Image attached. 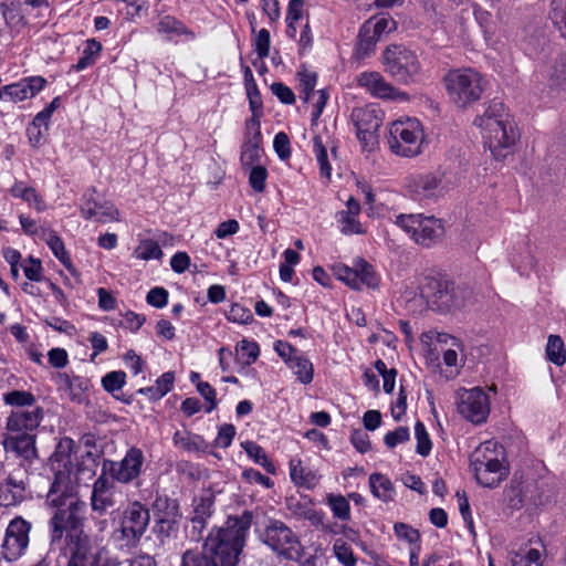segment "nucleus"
<instances>
[{
  "instance_id": "9",
  "label": "nucleus",
  "mask_w": 566,
  "mask_h": 566,
  "mask_svg": "<svg viewBox=\"0 0 566 566\" xmlns=\"http://www.w3.org/2000/svg\"><path fill=\"white\" fill-rule=\"evenodd\" d=\"M396 223L409 233L416 243L426 248L433 245L444 234L442 221L433 216L399 214Z\"/></svg>"
},
{
  "instance_id": "46",
  "label": "nucleus",
  "mask_w": 566,
  "mask_h": 566,
  "mask_svg": "<svg viewBox=\"0 0 566 566\" xmlns=\"http://www.w3.org/2000/svg\"><path fill=\"white\" fill-rule=\"evenodd\" d=\"M411 191L418 198H432L438 189V179H412Z\"/></svg>"
},
{
  "instance_id": "2",
  "label": "nucleus",
  "mask_w": 566,
  "mask_h": 566,
  "mask_svg": "<svg viewBox=\"0 0 566 566\" xmlns=\"http://www.w3.org/2000/svg\"><path fill=\"white\" fill-rule=\"evenodd\" d=\"M46 504L55 507L49 521L51 545L61 543L66 534L85 533L83 530L86 504L63 486L59 478L52 483L46 495Z\"/></svg>"
},
{
  "instance_id": "59",
  "label": "nucleus",
  "mask_w": 566,
  "mask_h": 566,
  "mask_svg": "<svg viewBox=\"0 0 566 566\" xmlns=\"http://www.w3.org/2000/svg\"><path fill=\"white\" fill-rule=\"evenodd\" d=\"M273 147L275 153L281 159H286L291 155V148H290V138L289 136L280 132L275 135L273 140Z\"/></svg>"
},
{
  "instance_id": "44",
  "label": "nucleus",
  "mask_w": 566,
  "mask_h": 566,
  "mask_svg": "<svg viewBox=\"0 0 566 566\" xmlns=\"http://www.w3.org/2000/svg\"><path fill=\"white\" fill-rule=\"evenodd\" d=\"M3 401L18 409H23V407L34 408L35 397L30 391L12 390L3 395Z\"/></svg>"
},
{
  "instance_id": "17",
  "label": "nucleus",
  "mask_w": 566,
  "mask_h": 566,
  "mask_svg": "<svg viewBox=\"0 0 566 566\" xmlns=\"http://www.w3.org/2000/svg\"><path fill=\"white\" fill-rule=\"evenodd\" d=\"M31 523L18 516L14 517L6 530L2 544L3 555L8 560L21 557L29 546Z\"/></svg>"
},
{
  "instance_id": "6",
  "label": "nucleus",
  "mask_w": 566,
  "mask_h": 566,
  "mask_svg": "<svg viewBox=\"0 0 566 566\" xmlns=\"http://www.w3.org/2000/svg\"><path fill=\"white\" fill-rule=\"evenodd\" d=\"M386 140L392 154L413 157L422 150L424 129L415 117L399 118L389 124Z\"/></svg>"
},
{
  "instance_id": "13",
  "label": "nucleus",
  "mask_w": 566,
  "mask_h": 566,
  "mask_svg": "<svg viewBox=\"0 0 566 566\" xmlns=\"http://www.w3.org/2000/svg\"><path fill=\"white\" fill-rule=\"evenodd\" d=\"M490 398L479 387L461 389L457 392V410L473 424H481L486 421L491 410Z\"/></svg>"
},
{
  "instance_id": "30",
  "label": "nucleus",
  "mask_w": 566,
  "mask_h": 566,
  "mask_svg": "<svg viewBox=\"0 0 566 566\" xmlns=\"http://www.w3.org/2000/svg\"><path fill=\"white\" fill-rule=\"evenodd\" d=\"M40 239H42L51 249L55 258L67 269L73 270L71 258L64 247L62 239L50 228L40 229Z\"/></svg>"
},
{
  "instance_id": "3",
  "label": "nucleus",
  "mask_w": 566,
  "mask_h": 566,
  "mask_svg": "<svg viewBox=\"0 0 566 566\" xmlns=\"http://www.w3.org/2000/svg\"><path fill=\"white\" fill-rule=\"evenodd\" d=\"M252 521L253 513L245 510L241 515L229 516L223 526L209 533L205 547L219 559L221 566L238 565Z\"/></svg>"
},
{
  "instance_id": "61",
  "label": "nucleus",
  "mask_w": 566,
  "mask_h": 566,
  "mask_svg": "<svg viewBox=\"0 0 566 566\" xmlns=\"http://www.w3.org/2000/svg\"><path fill=\"white\" fill-rule=\"evenodd\" d=\"M272 93L284 104H294L295 95L293 91L281 82H275L271 85Z\"/></svg>"
},
{
  "instance_id": "48",
  "label": "nucleus",
  "mask_w": 566,
  "mask_h": 566,
  "mask_svg": "<svg viewBox=\"0 0 566 566\" xmlns=\"http://www.w3.org/2000/svg\"><path fill=\"white\" fill-rule=\"evenodd\" d=\"M126 381V374L123 370H114L107 373L102 378V386L103 388L115 396L116 391H119Z\"/></svg>"
},
{
  "instance_id": "52",
  "label": "nucleus",
  "mask_w": 566,
  "mask_h": 566,
  "mask_svg": "<svg viewBox=\"0 0 566 566\" xmlns=\"http://www.w3.org/2000/svg\"><path fill=\"white\" fill-rule=\"evenodd\" d=\"M261 117H255L254 115L251 116L245 122V142L244 144H251V145H260L262 142V134H261V124H260Z\"/></svg>"
},
{
  "instance_id": "40",
  "label": "nucleus",
  "mask_w": 566,
  "mask_h": 566,
  "mask_svg": "<svg viewBox=\"0 0 566 566\" xmlns=\"http://www.w3.org/2000/svg\"><path fill=\"white\" fill-rule=\"evenodd\" d=\"M365 27H369L373 34L379 40L384 34L390 33L397 28V23L394 19L385 15L373 17L364 23Z\"/></svg>"
},
{
  "instance_id": "55",
  "label": "nucleus",
  "mask_w": 566,
  "mask_h": 566,
  "mask_svg": "<svg viewBox=\"0 0 566 566\" xmlns=\"http://www.w3.org/2000/svg\"><path fill=\"white\" fill-rule=\"evenodd\" d=\"M410 438L407 427H399L394 431L386 433L384 441L389 449H394L397 444L407 442Z\"/></svg>"
},
{
  "instance_id": "42",
  "label": "nucleus",
  "mask_w": 566,
  "mask_h": 566,
  "mask_svg": "<svg viewBox=\"0 0 566 566\" xmlns=\"http://www.w3.org/2000/svg\"><path fill=\"white\" fill-rule=\"evenodd\" d=\"M134 258L138 260H153V259H160L163 256V251L159 244L151 240H143L138 247L134 250L133 253Z\"/></svg>"
},
{
  "instance_id": "32",
  "label": "nucleus",
  "mask_w": 566,
  "mask_h": 566,
  "mask_svg": "<svg viewBox=\"0 0 566 566\" xmlns=\"http://www.w3.org/2000/svg\"><path fill=\"white\" fill-rule=\"evenodd\" d=\"M157 31L165 34L168 39L181 35L188 36L189 39L195 38V33L190 29L171 15H165L159 20Z\"/></svg>"
},
{
  "instance_id": "22",
  "label": "nucleus",
  "mask_w": 566,
  "mask_h": 566,
  "mask_svg": "<svg viewBox=\"0 0 566 566\" xmlns=\"http://www.w3.org/2000/svg\"><path fill=\"white\" fill-rule=\"evenodd\" d=\"M285 507L296 520L308 521L313 526L324 525L325 514L314 509V502L307 495H290L285 499Z\"/></svg>"
},
{
  "instance_id": "26",
  "label": "nucleus",
  "mask_w": 566,
  "mask_h": 566,
  "mask_svg": "<svg viewBox=\"0 0 566 566\" xmlns=\"http://www.w3.org/2000/svg\"><path fill=\"white\" fill-rule=\"evenodd\" d=\"M43 418V409L34 407L32 410H13L7 420L9 432H30L36 429Z\"/></svg>"
},
{
  "instance_id": "15",
  "label": "nucleus",
  "mask_w": 566,
  "mask_h": 566,
  "mask_svg": "<svg viewBox=\"0 0 566 566\" xmlns=\"http://www.w3.org/2000/svg\"><path fill=\"white\" fill-rule=\"evenodd\" d=\"M459 290L448 281H439L434 277H427L421 287V297L427 304L436 306L440 311L459 308L463 305L458 295Z\"/></svg>"
},
{
  "instance_id": "36",
  "label": "nucleus",
  "mask_w": 566,
  "mask_h": 566,
  "mask_svg": "<svg viewBox=\"0 0 566 566\" xmlns=\"http://www.w3.org/2000/svg\"><path fill=\"white\" fill-rule=\"evenodd\" d=\"M379 39L371 33L369 27L361 25L358 34V42L355 49V55L359 60L368 57L374 53Z\"/></svg>"
},
{
  "instance_id": "45",
  "label": "nucleus",
  "mask_w": 566,
  "mask_h": 566,
  "mask_svg": "<svg viewBox=\"0 0 566 566\" xmlns=\"http://www.w3.org/2000/svg\"><path fill=\"white\" fill-rule=\"evenodd\" d=\"M394 532L399 541H403L412 546H420V533L411 525L402 522H397L394 525Z\"/></svg>"
},
{
  "instance_id": "11",
  "label": "nucleus",
  "mask_w": 566,
  "mask_h": 566,
  "mask_svg": "<svg viewBox=\"0 0 566 566\" xmlns=\"http://www.w3.org/2000/svg\"><path fill=\"white\" fill-rule=\"evenodd\" d=\"M153 512L155 522L153 532L160 543L164 544L178 533L181 517L178 502L166 495H159L153 504Z\"/></svg>"
},
{
  "instance_id": "28",
  "label": "nucleus",
  "mask_w": 566,
  "mask_h": 566,
  "mask_svg": "<svg viewBox=\"0 0 566 566\" xmlns=\"http://www.w3.org/2000/svg\"><path fill=\"white\" fill-rule=\"evenodd\" d=\"M172 442L176 448L188 453H205L209 449V443L201 436L187 430L176 431Z\"/></svg>"
},
{
  "instance_id": "12",
  "label": "nucleus",
  "mask_w": 566,
  "mask_h": 566,
  "mask_svg": "<svg viewBox=\"0 0 566 566\" xmlns=\"http://www.w3.org/2000/svg\"><path fill=\"white\" fill-rule=\"evenodd\" d=\"M149 521V510L139 501H135L122 512L119 526L115 534H119V538L126 545H135L145 534Z\"/></svg>"
},
{
  "instance_id": "63",
  "label": "nucleus",
  "mask_w": 566,
  "mask_h": 566,
  "mask_svg": "<svg viewBox=\"0 0 566 566\" xmlns=\"http://www.w3.org/2000/svg\"><path fill=\"white\" fill-rule=\"evenodd\" d=\"M235 436V428L232 424H222L216 438V444L220 448H228Z\"/></svg>"
},
{
  "instance_id": "33",
  "label": "nucleus",
  "mask_w": 566,
  "mask_h": 566,
  "mask_svg": "<svg viewBox=\"0 0 566 566\" xmlns=\"http://www.w3.org/2000/svg\"><path fill=\"white\" fill-rule=\"evenodd\" d=\"M369 486L373 495L382 502H389L395 496L394 484L386 475L381 473L370 474Z\"/></svg>"
},
{
  "instance_id": "20",
  "label": "nucleus",
  "mask_w": 566,
  "mask_h": 566,
  "mask_svg": "<svg viewBox=\"0 0 566 566\" xmlns=\"http://www.w3.org/2000/svg\"><path fill=\"white\" fill-rule=\"evenodd\" d=\"M437 344L442 353L444 365L450 368L449 376L455 377L465 361V350L462 342L447 333L437 335Z\"/></svg>"
},
{
  "instance_id": "29",
  "label": "nucleus",
  "mask_w": 566,
  "mask_h": 566,
  "mask_svg": "<svg viewBox=\"0 0 566 566\" xmlns=\"http://www.w3.org/2000/svg\"><path fill=\"white\" fill-rule=\"evenodd\" d=\"M290 476L295 485L307 490H313L319 482V475L315 471L303 467L300 459L290 461Z\"/></svg>"
},
{
  "instance_id": "39",
  "label": "nucleus",
  "mask_w": 566,
  "mask_h": 566,
  "mask_svg": "<svg viewBox=\"0 0 566 566\" xmlns=\"http://www.w3.org/2000/svg\"><path fill=\"white\" fill-rule=\"evenodd\" d=\"M326 503L335 518L344 522L350 520V505L344 495L328 493L326 494Z\"/></svg>"
},
{
  "instance_id": "35",
  "label": "nucleus",
  "mask_w": 566,
  "mask_h": 566,
  "mask_svg": "<svg viewBox=\"0 0 566 566\" xmlns=\"http://www.w3.org/2000/svg\"><path fill=\"white\" fill-rule=\"evenodd\" d=\"M180 566H221L219 559L208 552L203 546V549L195 551L188 549L182 554Z\"/></svg>"
},
{
  "instance_id": "10",
  "label": "nucleus",
  "mask_w": 566,
  "mask_h": 566,
  "mask_svg": "<svg viewBox=\"0 0 566 566\" xmlns=\"http://www.w3.org/2000/svg\"><path fill=\"white\" fill-rule=\"evenodd\" d=\"M60 544L55 566H92L95 563L94 547L88 534H66Z\"/></svg>"
},
{
  "instance_id": "57",
  "label": "nucleus",
  "mask_w": 566,
  "mask_h": 566,
  "mask_svg": "<svg viewBox=\"0 0 566 566\" xmlns=\"http://www.w3.org/2000/svg\"><path fill=\"white\" fill-rule=\"evenodd\" d=\"M60 105V97L53 98V101L50 103L49 106H46L42 112H40L34 120L32 122L31 126L29 127V130L38 128V126L44 125L48 126V122L51 118L52 114L56 109V107Z\"/></svg>"
},
{
  "instance_id": "43",
  "label": "nucleus",
  "mask_w": 566,
  "mask_h": 566,
  "mask_svg": "<svg viewBox=\"0 0 566 566\" xmlns=\"http://www.w3.org/2000/svg\"><path fill=\"white\" fill-rule=\"evenodd\" d=\"M297 76L300 82L301 98L307 103L311 101V95L315 93L314 88L317 83V75L315 72L303 69L298 72Z\"/></svg>"
},
{
  "instance_id": "8",
  "label": "nucleus",
  "mask_w": 566,
  "mask_h": 566,
  "mask_svg": "<svg viewBox=\"0 0 566 566\" xmlns=\"http://www.w3.org/2000/svg\"><path fill=\"white\" fill-rule=\"evenodd\" d=\"M260 538L276 555L296 560L301 557L302 545L297 535L282 521L269 520Z\"/></svg>"
},
{
  "instance_id": "64",
  "label": "nucleus",
  "mask_w": 566,
  "mask_h": 566,
  "mask_svg": "<svg viewBox=\"0 0 566 566\" xmlns=\"http://www.w3.org/2000/svg\"><path fill=\"white\" fill-rule=\"evenodd\" d=\"M274 349L277 355L285 361L286 365L293 360L298 355V350L292 347L287 342L276 340L274 344Z\"/></svg>"
},
{
  "instance_id": "41",
  "label": "nucleus",
  "mask_w": 566,
  "mask_h": 566,
  "mask_svg": "<svg viewBox=\"0 0 566 566\" xmlns=\"http://www.w3.org/2000/svg\"><path fill=\"white\" fill-rule=\"evenodd\" d=\"M102 51V44L92 39L86 42V45L83 50V55L78 59L77 63L74 65L76 71H82L90 65H92Z\"/></svg>"
},
{
  "instance_id": "31",
  "label": "nucleus",
  "mask_w": 566,
  "mask_h": 566,
  "mask_svg": "<svg viewBox=\"0 0 566 566\" xmlns=\"http://www.w3.org/2000/svg\"><path fill=\"white\" fill-rule=\"evenodd\" d=\"M472 8L474 18L483 31L486 43L495 49L500 41L495 35V25L491 13L475 3L472 4Z\"/></svg>"
},
{
  "instance_id": "53",
  "label": "nucleus",
  "mask_w": 566,
  "mask_h": 566,
  "mask_svg": "<svg viewBox=\"0 0 566 566\" xmlns=\"http://www.w3.org/2000/svg\"><path fill=\"white\" fill-rule=\"evenodd\" d=\"M338 222L340 223V230L344 234H360L364 230L357 220V216L349 214L340 211L338 213Z\"/></svg>"
},
{
  "instance_id": "7",
  "label": "nucleus",
  "mask_w": 566,
  "mask_h": 566,
  "mask_svg": "<svg viewBox=\"0 0 566 566\" xmlns=\"http://www.w3.org/2000/svg\"><path fill=\"white\" fill-rule=\"evenodd\" d=\"M382 64L385 71L399 83H413L420 77L421 64L417 54L403 45L387 46L382 53Z\"/></svg>"
},
{
  "instance_id": "51",
  "label": "nucleus",
  "mask_w": 566,
  "mask_h": 566,
  "mask_svg": "<svg viewBox=\"0 0 566 566\" xmlns=\"http://www.w3.org/2000/svg\"><path fill=\"white\" fill-rule=\"evenodd\" d=\"M551 19L566 36V0H552Z\"/></svg>"
},
{
  "instance_id": "49",
  "label": "nucleus",
  "mask_w": 566,
  "mask_h": 566,
  "mask_svg": "<svg viewBox=\"0 0 566 566\" xmlns=\"http://www.w3.org/2000/svg\"><path fill=\"white\" fill-rule=\"evenodd\" d=\"M415 436L417 440V453L422 457H427L431 451L432 443L429 438V433L421 421H417L415 424Z\"/></svg>"
},
{
  "instance_id": "34",
  "label": "nucleus",
  "mask_w": 566,
  "mask_h": 566,
  "mask_svg": "<svg viewBox=\"0 0 566 566\" xmlns=\"http://www.w3.org/2000/svg\"><path fill=\"white\" fill-rule=\"evenodd\" d=\"M507 566H543L541 552L532 547L512 551L509 553Z\"/></svg>"
},
{
  "instance_id": "25",
  "label": "nucleus",
  "mask_w": 566,
  "mask_h": 566,
  "mask_svg": "<svg viewBox=\"0 0 566 566\" xmlns=\"http://www.w3.org/2000/svg\"><path fill=\"white\" fill-rule=\"evenodd\" d=\"M3 447L7 452L14 453L27 461L36 458L35 434L33 433L10 432L3 440Z\"/></svg>"
},
{
  "instance_id": "19",
  "label": "nucleus",
  "mask_w": 566,
  "mask_h": 566,
  "mask_svg": "<svg viewBox=\"0 0 566 566\" xmlns=\"http://www.w3.org/2000/svg\"><path fill=\"white\" fill-rule=\"evenodd\" d=\"M357 84L373 97L405 102L408 94L394 87L385 77L375 71L363 72L357 76Z\"/></svg>"
},
{
  "instance_id": "14",
  "label": "nucleus",
  "mask_w": 566,
  "mask_h": 566,
  "mask_svg": "<svg viewBox=\"0 0 566 566\" xmlns=\"http://www.w3.org/2000/svg\"><path fill=\"white\" fill-rule=\"evenodd\" d=\"M356 128L357 138L364 147L374 146L377 142V132L382 123L384 113L375 104L354 108L350 115Z\"/></svg>"
},
{
  "instance_id": "23",
  "label": "nucleus",
  "mask_w": 566,
  "mask_h": 566,
  "mask_svg": "<svg viewBox=\"0 0 566 566\" xmlns=\"http://www.w3.org/2000/svg\"><path fill=\"white\" fill-rule=\"evenodd\" d=\"M117 488L114 481L108 480L105 475L98 476L92 490L91 504L92 509L99 513H105L108 509L116 505Z\"/></svg>"
},
{
  "instance_id": "50",
  "label": "nucleus",
  "mask_w": 566,
  "mask_h": 566,
  "mask_svg": "<svg viewBox=\"0 0 566 566\" xmlns=\"http://www.w3.org/2000/svg\"><path fill=\"white\" fill-rule=\"evenodd\" d=\"M333 552L339 563L344 566H356V557L352 547L343 539H336L333 545Z\"/></svg>"
},
{
  "instance_id": "18",
  "label": "nucleus",
  "mask_w": 566,
  "mask_h": 566,
  "mask_svg": "<svg viewBox=\"0 0 566 566\" xmlns=\"http://www.w3.org/2000/svg\"><path fill=\"white\" fill-rule=\"evenodd\" d=\"M144 462V452L132 447L120 461L108 462V473L115 481L127 484L142 474Z\"/></svg>"
},
{
  "instance_id": "27",
  "label": "nucleus",
  "mask_w": 566,
  "mask_h": 566,
  "mask_svg": "<svg viewBox=\"0 0 566 566\" xmlns=\"http://www.w3.org/2000/svg\"><path fill=\"white\" fill-rule=\"evenodd\" d=\"M241 163L249 177H266V169L262 164V149L260 145L244 144L241 153Z\"/></svg>"
},
{
  "instance_id": "37",
  "label": "nucleus",
  "mask_w": 566,
  "mask_h": 566,
  "mask_svg": "<svg viewBox=\"0 0 566 566\" xmlns=\"http://www.w3.org/2000/svg\"><path fill=\"white\" fill-rule=\"evenodd\" d=\"M287 366L296 375L300 382L304 385L312 382L314 377V367L310 359L303 354L298 353V355L293 358Z\"/></svg>"
},
{
  "instance_id": "38",
  "label": "nucleus",
  "mask_w": 566,
  "mask_h": 566,
  "mask_svg": "<svg viewBox=\"0 0 566 566\" xmlns=\"http://www.w3.org/2000/svg\"><path fill=\"white\" fill-rule=\"evenodd\" d=\"M545 353L547 359L556 366H563L566 363V347L558 335L548 336Z\"/></svg>"
},
{
  "instance_id": "21",
  "label": "nucleus",
  "mask_w": 566,
  "mask_h": 566,
  "mask_svg": "<svg viewBox=\"0 0 566 566\" xmlns=\"http://www.w3.org/2000/svg\"><path fill=\"white\" fill-rule=\"evenodd\" d=\"M46 81L42 76H31L17 83L6 85L0 88V99L6 102H22L33 97L45 85Z\"/></svg>"
},
{
  "instance_id": "62",
  "label": "nucleus",
  "mask_w": 566,
  "mask_h": 566,
  "mask_svg": "<svg viewBox=\"0 0 566 566\" xmlns=\"http://www.w3.org/2000/svg\"><path fill=\"white\" fill-rule=\"evenodd\" d=\"M146 300L149 305L161 308L168 302V292L164 287H154L148 292Z\"/></svg>"
},
{
  "instance_id": "54",
  "label": "nucleus",
  "mask_w": 566,
  "mask_h": 566,
  "mask_svg": "<svg viewBox=\"0 0 566 566\" xmlns=\"http://www.w3.org/2000/svg\"><path fill=\"white\" fill-rule=\"evenodd\" d=\"M227 317L234 323L248 324L253 319V314L248 307L235 303L231 306Z\"/></svg>"
},
{
  "instance_id": "58",
  "label": "nucleus",
  "mask_w": 566,
  "mask_h": 566,
  "mask_svg": "<svg viewBox=\"0 0 566 566\" xmlns=\"http://www.w3.org/2000/svg\"><path fill=\"white\" fill-rule=\"evenodd\" d=\"M270 32L266 29H261L255 38L254 46L259 60L265 59L270 53Z\"/></svg>"
},
{
  "instance_id": "16",
  "label": "nucleus",
  "mask_w": 566,
  "mask_h": 566,
  "mask_svg": "<svg viewBox=\"0 0 566 566\" xmlns=\"http://www.w3.org/2000/svg\"><path fill=\"white\" fill-rule=\"evenodd\" d=\"M332 271L339 281L354 290H360L363 286L376 289L379 285V276L374 268L363 259L357 260L354 268L343 263L334 264Z\"/></svg>"
},
{
  "instance_id": "4",
  "label": "nucleus",
  "mask_w": 566,
  "mask_h": 566,
  "mask_svg": "<svg viewBox=\"0 0 566 566\" xmlns=\"http://www.w3.org/2000/svg\"><path fill=\"white\" fill-rule=\"evenodd\" d=\"M470 467L484 488H496L509 475L505 450L494 440L484 441L472 451Z\"/></svg>"
},
{
  "instance_id": "56",
  "label": "nucleus",
  "mask_w": 566,
  "mask_h": 566,
  "mask_svg": "<svg viewBox=\"0 0 566 566\" xmlns=\"http://www.w3.org/2000/svg\"><path fill=\"white\" fill-rule=\"evenodd\" d=\"M247 92H248L249 105H250L252 115H254L255 117H262L263 111H262L261 94L258 91L254 82L251 85L247 86Z\"/></svg>"
},
{
  "instance_id": "1",
  "label": "nucleus",
  "mask_w": 566,
  "mask_h": 566,
  "mask_svg": "<svg viewBox=\"0 0 566 566\" xmlns=\"http://www.w3.org/2000/svg\"><path fill=\"white\" fill-rule=\"evenodd\" d=\"M474 125L480 128L494 159L504 160L514 154L520 133L503 103H490L483 114L475 117Z\"/></svg>"
},
{
  "instance_id": "47",
  "label": "nucleus",
  "mask_w": 566,
  "mask_h": 566,
  "mask_svg": "<svg viewBox=\"0 0 566 566\" xmlns=\"http://www.w3.org/2000/svg\"><path fill=\"white\" fill-rule=\"evenodd\" d=\"M11 193L14 197L22 198L30 205H34L38 210L44 209V202L39 198L33 188L27 187L23 184H17L12 187Z\"/></svg>"
},
{
  "instance_id": "60",
  "label": "nucleus",
  "mask_w": 566,
  "mask_h": 566,
  "mask_svg": "<svg viewBox=\"0 0 566 566\" xmlns=\"http://www.w3.org/2000/svg\"><path fill=\"white\" fill-rule=\"evenodd\" d=\"M28 263L23 266L24 275L30 281L40 282L42 280V264L41 261L34 259L33 256H29Z\"/></svg>"
},
{
  "instance_id": "24",
  "label": "nucleus",
  "mask_w": 566,
  "mask_h": 566,
  "mask_svg": "<svg viewBox=\"0 0 566 566\" xmlns=\"http://www.w3.org/2000/svg\"><path fill=\"white\" fill-rule=\"evenodd\" d=\"M81 214L86 220L108 223L119 220V212L109 201L87 197L81 207Z\"/></svg>"
},
{
  "instance_id": "5",
  "label": "nucleus",
  "mask_w": 566,
  "mask_h": 566,
  "mask_svg": "<svg viewBox=\"0 0 566 566\" xmlns=\"http://www.w3.org/2000/svg\"><path fill=\"white\" fill-rule=\"evenodd\" d=\"M443 85L450 102L459 108H467L481 98L485 81L476 70L461 67L450 70L443 76Z\"/></svg>"
}]
</instances>
